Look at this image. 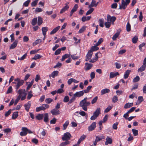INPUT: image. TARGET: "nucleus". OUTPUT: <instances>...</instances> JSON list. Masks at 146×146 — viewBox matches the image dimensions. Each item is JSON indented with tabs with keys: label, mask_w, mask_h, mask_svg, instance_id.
Listing matches in <instances>:
<instances>
[{
	"label": "nucleus",
	"mask_w": 146,
	"mask_h": 146,
	"mask_svg": "<svg viewBox=\"0 0 146 146\" xmlns=\"http://www.w3.org/2000/svg\"><path fill=\"white\" fill-rule=\"evenodd\" d=\"M69 122L68 120L66 121L65 123L63 125V130H65L67 128L69 124Z\"/></svg>",
	"instance_id": "obj_40"
},
{
	"label": "nucleus",
	"mask_w": 146,
	"mask_h": 146,
	"mask_svg": "<svg viewBox=\"0 0 146 146\" xmlns=\"http://www.w3.org/2000/svg\"><path fill=\"white\" fill-rule=\"evenodd\" d=\"M112 107L110 106H108L104 110V113H108V112L112 108Z\"/></svg>",
	"instance_id": "obj_61"
},
{
	"label": "nucleus",
	"mask_w": 146,
	"mask_h": 146,
	"mask_svg": "<svg viewBox=\"0 0 146 146\" xmlns=\"http://www.w3.org/2000/svg\"><path fill=\"white\" fill-rule=\"evenodd\" d=\"M133 105V103H128L126 104L124 106V108L125 109H127L131 107Z\"/></svg>",
	"instance_id": "obj_20"
},
{
	"label": "nucleus",
	"mask_w": 146,
	"mask_h": 146,
	"mask_svg": "<svg viewBox=\"0 0 146 146\" xmlns=\"http://www.w3.org/2000/svg\"><path fill=\"white\" fill-rule=\"evenodd\" d=\"M76 97L79 98L83 95L84 94L83 92L82 91L79 92H76L74 94Z\"/></svg>",
	"instance_id": "obj_10"
},
{
	"label": "nucleus",
	"mask_w": 146,
	"mask_h": 146,
	"mask_svg": "<svg viewBox=\"0 0 146 146\" xmlns=\"http://www.w3.org/2000/svg\"><path fill=\"white\" fill-rule=\"evenodd\" d=\"M93 54V52L91 51L90 50H89L87 54L86 57L85 61H88L92 58V56Z\"/></svg>",
	"instance_id": "obj_4"
},
{
	"label": "nucleus",
	"mask_w": 146,
	"mask_h": 146,
	"mask_svg": "<svg viewBox=\"0 0 146 146\" xmlns=\"http://www.w3.org/2000/svg\"><path fill=\"white\" fill-rule=\"evenodd\" d=\"M38 0H35L34 1L32 2L31 3V6L32 7H33L36 5L38 2Z\"/></svg>",
	"instance_id": "obj_45"
},
{
	"label": "nucleus",
	"mask_w": 146,
	"mask_h": 146,
	"mask_svg": "<svg viewBox=\"0 0 146 146\" xmlns=\"http://www.w3.org/2000/svg\"><path fill=\"white\" fill-rule=\"evenodd\" d=\"M42 57V56L40 54H36L35 55L34 57L32 58V59L35 60H36L37 59L40 58Z\"/></svg>",
	"instance_id": "obj_42"
},
{
	"label": "nucleus",
	"mask_w": 146,
	"mask_h": 146,
	"mask_svg": "<svg viewBox=\"0 0 146 146\" xmlns=\"http://www.w3.org/2000/svg\"><path fill=\"white\" fill-rule=\"evenodd\" d=\"M30 2L31 0H27L23 3V5L25 7H28Z\"/></svg>",
	"instance_id": "obj_50"
},
{
	"label": "nucleus",
	"mask_w": 146,
	"mask_h": 146,
	"mask_svg": "<svg viewBox=\"0 0 146 146\" xmlns=\"http://www.w3.org/2000/svg\"><path fill=\"white\" fill-rule=\"evenodd\" d=\"M106 141L105 143L106 145H108V144H111L112 143V139L110 138L108 136L107 137L106 139Z\"/></svg>",
	"instance_id": "obj_13"
},
{
	"label": "nucleus",
	"mask_w": 146,
	"mask_h": 146,
	"mask_svg": "<svg viewBox=\"0 0 146 146\" xmlns=\"http://www.w3.org/2000/svg\"><path fill=\"white\" fill-rule=\"evenodd\" d=\"M48 28L47 27H43L42 28V34L44 36H46V33L48 31Z\"/></svg>",
	"instance_id": "obj_19"
},
{
	"label": "nucleus",
	"mask_w": 146,
	"mask_h": 146,
	"mask_svg": "<svg viewBox=\"0 0 146 146\" xmlns=\"http://www.w3.org/2000/svg\"><path fill=\"white\" fill-rule=\"evenodd\" d=\"M18 42V40H15V41L13 42L9 48L10 49H13L15 48L17 45V44Z\"/></svg>",
	"instance_id": "obj_11"
},
{
	"label": "nucleus",
	"mask_w": 146,
	"mask_h": 146,
	"mask_svg": "<svg viewBox=\"0 0 146 146\" xmlns=\"http://www.w3.org/2000/svg\"><path fill=\"white\" fill-rule=\"evenodd\" d=\"M33 96V95L32 94V92L31 91H30L28 93L27 98L29 100Z\"/></svg>",
	"instance_id": "obj_54"
},
{
	"label": "nucleus",
	"mask_w": 146,
	"mask_h": 146,
	"mask_svg": "<svg viewBox=\"0 0 146 146\" xmlns=\"http://www.w3.org/2000/svg\"><path fill=\"white\" fill-rule=\"evenodd\" d=\"M12 90H13V89H12V86H9L7 92H6L7 94H9V93H11V92L12 91Z\"/></svg>",
	"instance_id": "obj_59"
},
{
	"label": "nucleus",
	"mask_w": 146,
	"mask_h": 146,
	"mask_svg": "<svg viewBox=\"0 0 146 146\" xmlns=\"http://www.w3.org/2000/svg\"><path fill=\"white\" fill-rule=\"evenodd\" d=\"M145 44V43L144 42H143L141 44L139 45V49L141 51H142V47L144 46Z\"/></svg>",
	"instance_id": "obj_62"
},
{
	"label": "nucleus",
	"mask_w": 146,
	"mask_h": 146,
	"mask_svg": "<svg viewBox=\"0 0 146 146\" xmlns=\"http://www.w3.org/2000/svg\"><path fill=\"white\" fill-rule=\"evenodd\" d=\"M140 78L139 76H137L134 78L133 80V82H138Z\"/></svg>",
	"instance_id": "obj_52"
},
{
	"label": "nucleus",
	"mask_w": 146,
	"mask_h": 146,
	"mask_svg": "<svg viewBox=\"0 0 146 146\" xmlns=\"http://www.w3.org/2000/svg\"><path fill=\"white\" fill-rule=\"evenodd\" d=\"M58 71H54L52 72L51 75H49V77H52V78H54L56 76H58Z\"/></svg>",
	"instance_id": "obj_15"
},
{
	"label": "nucleus",
	"mask_w": 146,
	"mask_h": 146,
	"mask_svg": "<svg viewBox=\"0 0 146 146\" xmlns=\"http://www.w3.org/2000/svg\"><path fill=\"white\" fill-rule=\"evenodd\" d=\"M97 46H96V45L95 46H92L89 50L92 52L93 51H96L98 50L99 49V48L97 47Z\"/></svg>",
	"instance_id": "obj_30"
},
{
	"label": "nucleus",
	"mask_w": 146,
	"mask_h": 146,
	"mask_svg": "<svg viewBox=\"0 0 146 146\" xmlns=\"http://www.w3.org/2000/svg\"><path fill=\"white\" fill-rule=\"evenodd\" d=\"M146 67V65L143 64L142 66L138 68V72H141L144 71Z\"/></svg>",
	"instance_id": "obj_23"
},
{
	"label": "nucleus",
	"mask_w": 146,
	"mask_h": 146,
	"mask_svg": "<svg viewBox=\"0 0 146 146\" xmlns=\"http://www.w3.org/2000/svg\"><path fill=\"white\" fill-rule=\"evenodd\" d=\"M89 99L87 97H86L80 102V106L81 107L84 111H86L88 109V106L90 104V102L88 101Z\"/></svg>",
	"instance_id": "obj_1"
},
{
	"label": "nucleus",
	"mask_w": 146,
	"mask_h": 146,
	"mask_svg": "<svg viewBox=\"0 0 146 146\" xmlns=\"http://www.w3.org/2000/svg\"><path fill=\"white\" fill-rule=\"evenodd\" d=\"M72 137L70 133L66 132L64 134L63 136L62 137V139L63 141H68Z\"/></svg>",
	"instance_id": "obj_3"
},
{
	"label": "nucleus",
	"mask_w": 146,
	"mask_h": 146,
	"mask_svg": "<svg viewBox=\"0 0 146 146\" xmlns=\"http://www.w3.org/2000/svg\"><path fill=\"white\" fill-rule=\"evenodd\" d=\"M84 69L86 71L88 70L91 68L93 64L91 63L86 62L85 64Z\"/></svg>",
	"instance_id": "obj_7"
},
{
	"label": "nucleus",
	"mask_w": 146,
	"mask_h": 146,
	"mask_svg": "<svg viewBox=\"0 0 146 146\" xmlns=\"http://www.w3.org/2000/svg\"><path fill=\"white\" fill-rule=\"evenodd\" d=\"M31 105V102L30 101L28 102V103L24 105V107H25V109L28 112L29 111V108H30Z\"/></svg>",
	"instance_id": "obj_12"
},
{
	"label": "nucleus",
	"mask_w": 146,
	"mask_h": 146,
	"mask_svg": "<svg viewBox=\"0 0 146 146\" xmlns=\"http://www.w3.org/2000/svg\"><path fill=\"white\" fill-rule=\"evenodd\" d=\"M11 110L10 109L7 111L6 112L5 114V116L6 117H8L11 114Z\"/></svg>",
	"instance_id": "obj_57"
},
{
	"label": "nucleus",
	"mask_w": 146,
	"mask_h": 146,
	"mask_svg": "<svg viewBox=\"0 0 146 146\" xmlns=\"http://www.w3.org/2000/svg\"><path fill=\"white\" fill-rule=\"evenodd\" d=\"M98 97L97 96H96L91 101V103L92 104H94L98 100Z\"/></svg>",
	"instance_id": "obj_58"
},
{
	"label": "nucleus",
	"mask_w": 146,
	"mask_h": 146,
	"mask_svg": "<svg viewBox=\"0 0 146 146\" xmlns=\"http://www.w3.org/2000/svg\"><path fill=\"white\" fill-rule=\"evenodd\" d=\"M45 108L44 106H40L36 108V112H38L40 110H44Z\"/></svg>",
	"instance_id": "obj_37"
},
{
	"label": "nucleus",
	"mask_w": 146,
	"mask_h": 146,
	"mask_svg": "<svg viewBox=\"0 0 146 146\" xmlns=\"http://www.w3.org/2000/svg\"><path fill=\"white\" fill-rule=\"evenodd\" d=\"M18 111H16L14 112L12 115V118L13 119H15L18 116Z\"/></svg>",
	"instance_id": "obj_33"
},
{
	"label": "nucleus",
	"mask_w": 146,
	"mask_h": 146,
	"mask_svg": "<svg viewBox=\"0 0 146 146\" xmlns=\"http://www.w3.org/2000/svg\"><path fill=\"white\" fill-rule=\"evenodd\" d=\"M86 27L85 26H83L81 29H80L78 31L79 33H83L85 30Z\"/></svg>",
	"instance_id": "obj_47"
},
{
	"label": "nucleus",
	"mask_w": 146,
	"mask_h": 146,
	"mask_svg": "<svg viewBox=\"0 0 146 146\" xmlns=\"http://www.w3.org/2000/svg\"><path fill=\"white\" fill-rule=\"evenodd\" d=\"M110 90L108 88H105L103 89L101 91V95H103L106 93L110 92Z\"/></svg>",
	"instance_id": "obj_17"
},
{
	"label": "nucleus",
	"mask_w": 146,
	"mask_h": 146,
	"mask_svg": "<svg viewBox=\"0 0 146 146\" xmlns=\"http://www.w3.org/2000/svg\"><path fill=\"white\" fill-rule=\"evenodd\" d=\"M23 131H21L20 133V135L22 136L26 135L27 134V132L26 131H25L22 129Z\"/></svg>",
	"instance_id": "obj_53"
},
{
	"label": "nucleus",
	"mask_w": 146,
	"mask_h": 146,
	"mask_svg": "<svg viewBox=\"0 0 146 146\" xmlns=\"http://www.w3.org/2000/svg\"><path fill=\"white\" fill-rule=\"evenodd\" d=\"M68 3L66 4V6L63 7L60 11V13H62L66 11L69 8V6L68 5Z\"/></svg>",
	"instance_id": "obj_14"
},
{
	"label": "nucleus",
	"mask_w": 146,
	"mask_h": 146,
	"mask_svg": "<svg viewBox=\"0 0 146 146\" xmlns=\"http://www.w3.org/2000/svg\"><path fill=\"white\" fill-rule=\"evenodd\" d=\"M100 108H97L95 111L94 113L93 114L98 117L100 113Z\"/></svg>",
	"instance_id": "obj_18"
},
{
	"label": "nucleus",
	"mask_w": 146,
	"mask_h": 146,
	"mask_svg": "<svg viewBox=\"0 0 146 146\" xmlns=\"http://www.w3.org/2000/svg\"><path fill=\"white\" fill-rule=\"evenodd\" d=\"M96 139L95 140L97 142H98L102 140L103 139H104V136H102L100 137H99L98 136H96Z\"/></svg>",
	"instance_id": "obj_34"
},
{
	"label": "nucleus",
	"mask_w": 146,
	"mask_h": 146,
	"mask_svg": "<svg viewBox=\"0 0 146 146\" xmlns=\"http://www.w3.org/2000/svg\"><path fill=\"white\" fill-rule=\"evenodd\" d=\"M43 114H39L36 116V118L38 120H41L42 119L43 117Z\"/></svg>",
	"instance_id": "obj_26"
},
{
	"label": "nucleus",
	"mask_w": 146,
	"mask_h": 146,
	"mask_svg": "<svg viewBox=\"0 0 146 146\" xmlns=\"http://www.w3.org/2000/svg\"><path fill=\"white\" fill-rule=\"evenodd\" d=\"M96 123L95 122H93L88 127V131H91L94 130L96 127Z\"/></svg>",
	"instance_id": "obj_8"
},
{
	"label": "nucleus",
	"mask_w": 146,
	"mask_h": 146,
	"mask_svg": "<svg viewBox=\"0 0 146 146\" xmlns=\"http://www.w3.org/2000/svg\"><path fill=\"white\" fill-rule=\"evenodd\" d=\"M42 41V40L40 39H38L36 40L33 43V46H35L39 43H40Z\"/></svg>",
	"instance_id": "obj_38"
},
{
	"label": "nucleus",
	"mask_w": 146,
	"mask_h": 146,
	"mask_svg": "<svg viewBox=\"0 0 146 146\" xmlns=\"http://www.w3.org/2000/svg\"><path fill=\"white\" fill-rule=\"evenodd\" d=\"M44 121L45 122H48L49 121L48 113H46L44 114Z\"/></svg>",
	"instance_id": "obj_28"
},
{
	"label": "nucleus",
	"mask_w": 146,
	"mask_h": 146,
	"mask_svg": "<svg viewBox=\"0 0 146 146\" xmlns=\"http://www.w3.org/2000/svg\"><path fill=\"white\" fill-rule=\"evenodd\" d=\"M53 101L52 99L50 98H47L45 100V102L47 104H50Z\"/></svg>",
	"instance_id": "obj_60"
},
{
	"label": "nucleus",
	"mask_w": 146,
	"mask_h": 146,
	"mask_svg": "<svg viewBox=\"0 0 146 146\" xmlns=\"http://www.w3.org/2000/svg\"><path fill=\"white\" fill-rule=\"evenodd\" d=\"M37 18L36 17L34 18L32 20L31 24L33 26H35L37 23Z\"/></svg>",
	"instance_id": "obj_32"
},
{
	"label": "nucleus",
	"mask_w": 146,
	"mask_h": 146,
	"mask_svg": "<svg viewBox=\"0 0 146 146\" xmlns=\"http://www.w3.org/2000/svg\"><path fill=\"white\" fill-rule=\"evenodd\" d=\"M43 22V21L42 18L41 17L38 16V25L39 26Z\"/></svg>",
	"instance_id": "obj_25"
},
{
	"label": "nucleus",
	"mask_w": 146,
	"mask_h": 146,
	"mask_svg": "<svg viewBox=\"0 0 146 146\" xmlns=\"http://www.w3.org/2000/svg\"><path fill=\"white\" fill-rule=\"evenodd\" d=\"M118 124V122H116L114 123L113 125V128L114 129L116 130L117 129V126Z\"/></svg>",
	"instance_id": "obj_64"
},
{
	"label": "nucleus",
	"mask_w": 146,
	"mask_h": 146,
	"mask_svg": "<svg viewBox=\"0 0 146 146\" xmlns=\"http://www.w3.org/2000/svg\"><path fill=\"white\" fill-rule=\"evenodd\" d=\"M21 97H20V96H18L17 98L16 99L15 102H14V105H16L20 98H21Z\"/></svg>",
	"instance_id": "obj_63"
},
{
	"label": "nucleus",
	"mask_w": 146,
	"mask_h": 146,
	"mask_svg": "<svg viewBox=\"0 0 146 146\" xmlns=\"http://www.w3.org/2000/svg\"><path fill=\"white\" fill-rule=\"evenodd\" d=\"M69 100V98L68 96H65L63 99V102H67Z\"/></svg>",
	"instance_id": "obj_56"
},
{
	"label": "nucleus",
	"mask_w": 146,
	"mask_h": 146,
	"mask_svg": "<svg viewBox=\"0 0 146 146\" xmlns=\"http://www.w3.org/2000/svg\"><path fill=\"white\" fill-rule=\"evenodd\" d=\"M90 16H83L82 18V20L83 22H85L89 20L91 18Z\"/></svg>",
	"instance_id": "obj_27"
},
{
	"label": "nucleus",
	"mask_w": 146,
	"mask_h": 146,
	"mask_svg": "<svg viewBox=\"0 0 146 146\" xmlns=\"http://www.w3.org/2000/svg\"><path fill=\"white\" fill-rule=\"evenodd\" d=\"M132 131L134 136H136L138 135V130L135 129H132Z\"/></svg>",
	"instance_id": "obj_43"
},
{
	"label": "nucleus",
	"mask_w": 146,
	"mask_h": 146,
	"mask_svg": "<svg viewBox=\"0 0 146 146\" xmlns=\"http://www.w3.org/2000/svg\"><path fill=\"white\" fill-rule=\"evenodd\" d=\"M119 33L118 32L116 33L113 36L112 38L113 40H115L119 36Z\"/></svg>",
	"instance_id": "obj_35"
},
{
	"label": "nucleus",
	"mask_w": 146,
	"mask_h": 146,
	"mask_svg": "<svg viewBox=\"0 0 146 146\" xmlns=\"http://www.w3.org/2000/svg\"><path fill=\"white\" fill-rule=\"evenodd\" d=\"M16 91V92H17L18 94H19V96H20V97H22V94H24L26 93L25 92V90H23V89H19L18 91Z\"/></svg>",
	"instance_id": "obj_22"
},
{
	"label": "nucleus",
	"mask_w": 146,
	"mask_h": 146,
	"mask_svg": "<svg viewBox=\"0 0 146 146\" xmlns=\"http://www.w3.org/2000/svg\"><path fill=\"white\" fill-rule=\"evenodd\" d=\"M76 97L75 96L74 94L73 97H72V98L71 99H70V100H69V101L68 103V104H71L72 102H74L76 100Z\"/></svg>",
	"instance_id": "obj_41"
},
{
	"label": "nucleus",
	"mask_w": 146,
	"mask_h": 146,
	"mask_svg": "<svg viewBox=\"0 0 146 146\" xmlns=\"http://www.w3.org/2000/svg\"><path fill=\"white\" fill-rule=\"evenodd\" d=\"M60 27L58 26L54 28L50 33V35L55 33L60 28Z\"/></svg>",
	"instance_id": "obj_24"
},
{
	"label": "nucleus",
	"mask_w": 146,
	"mask_h": 146,
	"mask_svg": "<svg viewBox=\"0 0 146 146\" xmlns=\"http://www.w3.org/2000/svg\"><path fill=\"white\" fill-rule=\"evenodd\" d=\"M96 3L95 0H92L90 4L89 5L88 7L91 8L94 7H96Z\"/></svg>",
	"instance_id": "obj_21"
},
{
	"label": "nucleus",
	"mask_w": 146,
	"mask_h": 146,
	"mask_svg": "<svg viewBox=\"0 0 146 146\" xmlns=\"http://www.w3.org/2000/svg\"><path fill=\"white\" fill-rule=\"evenodd\" d=\"M100 26L103 27L104 26V20L103 19H100L99 20Z\"/></svg>",
	"instance_id": "obj_29"
},
{
	"label": "nucleus",
	"mask_w": 146,
	"mask_h": 146,
	"mask_svg": "<svg viewBox=\"0 0 146 146\" xmlns=\"http://www.w3.org/2000/svg\"><path fill=\"white\" fill-rule=\"evenodd\" d=\"M131 71V70H127L125 71L124 75V78L125 79H127Z\"/></svg>",
	"instance_id": "obj_16"
},
{
	"label": "nucleus",
	"mask_w": 146,
	"mask_h": 146,
	"mask_svg": "<svg viewBox=\"0 0 146 146\" xmlns=\"http://www.w3.org/2000/svg\"><path fill=\"white\" fill-rule=\"evenodd\" d=\"M70 143V141H66L62 142L60 144V146H65L66 145L69 144Z\"/></svg>",
	"instance_id": "obj_36"
},
{
	"label": "nucleus",
	"mask_w": 146,
	"mask_h": 146,
	"mask_svg": "<svg viewBox=\"0 0 146 146\" xmlns=\"http://www.w3.org/2000/svg\"><path fill=\"white\" fill-rule=\"evenodd\" d=\"M22 129L24 130L25 131H26L27 132H28L30 134L33 133V132L31 130L28 129L27 127H23L22 128Z\"/></svg>",
	"instance_id": "obj_49"
},
{
	"label": "nucleus",
	"mask_w": 146,
	"mask_h": 146,
	"mask_svg": "<svg viewBox=\"0 0 146 146\" xmlns=\"http://www.w3.org/2000/svg\"><path fill=\"white\" fill-rule=\"evenodd\" d=\"M78 7V4H76L74 5V6L72 9L71 11L74 12L77 10Z\"/></svg>",
	"instance_id": "obj_46"
},
{
	"label": "nucleus",
	"mask_w": 146,
	"mask_h": 146,
	"mask_svg": "<svg viewBox=\"0 0 146 146\" xmlns=\"http://www.w3.org/2000/svg\"><path fill=\"white\" fill-rule=\"evenodd\" d=\"M126 30L128 32H129L131 30V25L129 22L126 25Z\"/></svg>",
	"instance_id": "obj_51"
},
{
	"label": "nucleus",
	"mask_w": 146,
	"mask_h": 146,
	"mask_svg": "<svg viewBox=\"0 0 146 146\" xmlns=\"http://www.w3.org/2000/svg\"><path fill=\"white\" fill-rule=\"evenodd\" d=\"M116 19V18L115 16L111 17L110 15H108L107 18V21L104 23L106 27V28H109L110 27L111 23L113 24Z\"/></svg>",
	"instance_id": "obj_2"
},
{
	"label": "nucleus",
	"mask_w": 146,
	"mask_h": 146,
	"mask_svg": "<svg viewBox=\"0 0 146 146\" xmlns=\"http://www.w3.org/2000/svg\"><path fill=\"white\" fill-rule=\"evenodd\" d=\"M138 40V38L137 36H135L133 37L132 39V41L133 43L135 44L137 43Z\"/></svg>",
	"instance_id": "obj_44"
},
{
	"label": "nucleus",
	"mask_w": 146,
	"mask_h": 146,
	"mask_svg": "<svg viewBox=\"0 0 146 146\" xmlns=\"http://www.w3.org/2000/svg\"><path fill=\"white\" fill-rule=\"evenodd\" d=\"M103 39L102 38H100L97 42L96 44L95 45L96 46H98L100 44H101V43L103 42Z\"/></svg>",
	"instance_id": "obj_48"
},
{
	"label": "nucleus",
	"mask_w": 146,
	"mask_h": 146,
	"mask_svg": "<svg viewBox=\"0 0 146 146\" xmlns=\"http://www.w3.org/2000/svg\"><path fill=\"white\" fill-rule=\"evenodd\" d=\"M70 57V55L68 54H66L64 55L63 56L61 60L62 61H64L66 58H68Z\"/></svg>",
	"instance_id": "obj_39"
},
{
	"label": "nucleus",
	"mask_w": 146,
	"mask_h": 146,
	"mask_svg": "<svg viewBox=\"0 0 146 146\" xmlns=\"http://www.w3.org/2000/svg\"><path fill=\"white\" fill-rule=\"evenodd\" d=\"M50 112L53 115H56L60 114V112L59 110L55 108L51 110Z\"/></svg>",
	"instance_id": "obj_9"
},
{
	"label": "nucleus",
	"mask_w": 146,
	"mask_h": 146,
	"mask_svg": "<svg viewBox=\"0 0 146 146\" xmlns=\"http://www.w3.org/2000/svg\"><path fill=\"white\" fill-rule=\"evenodd\" d=\"M127 5L125 3V0H122L121 5H119V9H125L126 8Z\"/></svg>",
	"instance_id": "obj_6"
},
{
	"label": "nucleus",
	"mask_w": 146,
	"mask_h": 146,
	"mask_svg": "<svg viewBox=\"0 0 146 146\" xmlns=\"http://www.w3.org/2000/svg\"><path fill=\"white\" fill-rule=\"evenodd\" d=\"M86 136L84 134L78 140V143H80L81 142L84 140L86 137Z\"/></svg>",
	"instance_id": "obj_31"
},
{
	"label": "nucleus",
	"mask_w": 146,
	"mask_h": 146,
	"mask_svg": "<svg viewBox=\"0 0 146 146\" xmlns=\"http://www.w3.org/2000/svg\"><path fill=\"white\" fill-rule=\"evenodd\" d=\"M94 9L92 8H90L88 11L86 13V15L91 14L94 11Z\"/></svg>",
	"instance_id": "obj_55"
},
{
	"label": "nucleus",
	"mask_w": 146,
	"mask_h": 146,
	"mask_svg": "<svg viewBox=\"0 0 146 146\" xmlns=\"http://www.w3.org/2000/svg\"><path fill=\"white\" fill-rule=\"evenodd\" d=\"M24 82V81L23 80H21V81H19L17 83V84L15 86V89L16 91H17L20 87L22 86Z\"/></svg>",
	"instance_id": "obj_5"
}]
</instances>
